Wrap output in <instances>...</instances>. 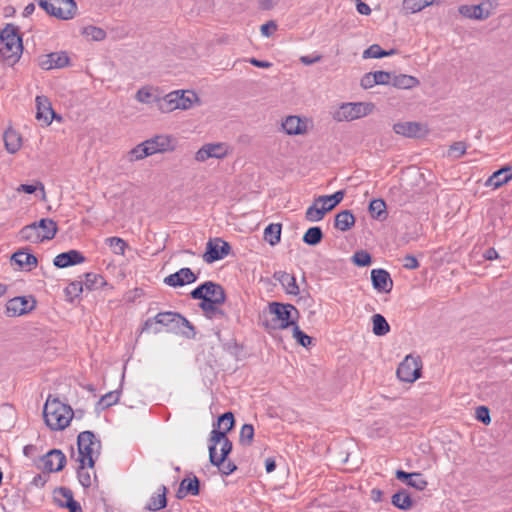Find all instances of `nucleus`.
Returning a JSON list of instances; mask_svg holds the SVG:
<instances>
[{
  "instance_id": "nucleus-1",
  "label": "nucleus",
  "mask_w": 512,
  "mask_h": 512,
  "mask_svg": "<svg viewBox=\"0 0 512 512\" xmlns=\"http://www.w3.org/2000/svg\"><path fill=\"white\" fill-rule=\"evenodd\" d=\"M165 327L168 332L181 333L188 339L195 338L194 326L180 313L166 311L160 312L153 318H148L142 327V331L158 334Z\"/></svg>"
},
{
  "instance_id": "nucleus-2",
  "label": "nucleus",
  "mask_w": 512,
  "mask_h": 512,
  "mask_svg": "<svg viewBox=\"0 0 512 512\" xmlns=\"http://www.w3.org/2000/svg\"><path fill=\"white\" fill-rule=\"evenodd\" d=\"M72 408L62 403L58 398L49 396L43 408V417L46 425L54 431L65 429L73 418Z\"/></svg>"
},
{
  "instance_id": "nucleus-3",
  "label": "nucleus",
  "mask_w": 512,
  "mask_h": 512,
  "mask_svg": "<svg viewBox=\"0 0 512 512\" xmlns=\"http://www.w3.org/2000/svg\"><path fill=\"white\" fill-rule=\"evenodd\" d=\"M293 312L298 314V310L291 304L271 302L268 305V311L264 314L266 318L263 321V326L269 332L294 326L296 323L292 318Z\"/></svg>"
},
{
  "instance_id": "nucleus-4",
  "label": "nucleus",
  "mask_w": 512,
  "mask_h": 512,
  "mask_svg": "<svg viewBox=\"0 0 512 512\" xmlns=\"http://www.w3.org/2000/svg\"><path fill=\"white\" fill-rule=\"evenodd\" d=\"M22 50V39L17 28L12 24H7L0 32V55L9 64H14L20 58Z\"/></svg>"
},
{
  "instance_id": "nucleus-5",
  "label": "nucleus",
  "mask_w": 512,
  "mask_h": 512,
  "mask_svg": "<svg viewBox=\"0 0 512 512\" xmlns=\"http://www.w3.org/2000/svg\"><path fill=\"white\" fill-rule=\"evenodd\" d=\"M79 462L81 468L94 467L95 459L100 454L101 442L92 431H83L77 437Z\"/></svg>"
},
{
  "instance_id": "nucleus-6",
  "label": "nucleus",
  "mask_w": 512,
  "mask_h": 512,
  "mask_svg": "<svg viewBox=\"0 0 512 512\" xmlns=\"http://www.w3.org/2000/svg\"><path fill=\"white\" fill-rule=\"evenodd\" d=\"M209 460L212 465H220L232 451V442L224 432L213 429L209 438Z\"/></svg>"
},
{
  "instance_id": "nucleus-7",
  "label": "nucleus",
  "mask_w": 512,
  "mask_h": 512,
  "mask_svg": "<svg viewBox=\"0 0 512 512\" xmlns=\"http://www.w3.org/2000/svg\"><path fill=\"white\" fill-rule=\"evenodd\" d=\"M371 102H347L342 103L333 113V119L338 122L353 121L371 114L374 110Z\"/></svg>"
},
{
  "instance_id": "nucleus-8",
  "label": "nucleus",
  "mask_w": 512,
  "mask_h": 512,
  "mask_svg": "<svg viewBox=\"0 0 512 512\" xmlns=\"http://www.w3.org/2000/svg\"><path fill=\"white\" fill-rule=\"evenodd\" d=\"M39 6L50 16L60 20H70L77 13L74 0H37Z\"/></svg>"
},
{
  "instance_id": "nucleus-9",
  "label": "nucleus",
  "mask_w": 512,
  "mask_h": 512,
  "mask_svg": "<svg viewBox=\"0 0 512 512\" xmlns=\"http://www.w3.org/2000/svg\"><path fill=\"white\" fill-rule=\"evenodd\" d=\"M190 295L193 299H207V301L212 303H224L226 300L224 288L220 284L212 281H206L199 285L191 291Z\"/></svg>"
},
{
  "instance_id": "nucleus-10",
  "label": "nucleus",
  "mask_w": 512,
  "mask_h": 512,
  "mask_svg": "<svg viewBox=\"0 0 512 512\" xmlns=\"http://www.w3.org/2000/svg\"><path fill=\"white\" fill-rule=\"evenodd\" d=\"M496 0H483L478 5H461L458 12L461 16L472 20H486L492 12L497 8Z\"/></svg>"
},
{
  "instance_id": "nucleus-11",
  "label": "nucleus",
  "mask_w": 512,
  "mask_h": 512,
  "mask_svg": "<svg viewBox=\"0 0 512 512\" xmlns=\"http://www.w3.org/2000/svg\"><path fill=\"white\" fill-rule=\"evenodd\" d=\"M420 375V360L411 355L406 356L397 368V376L403 382H414L420 377Z\"/></svg>"
},
{
  "instance_id": "nucleus-12",
  "label": "nucleus",
  "mask_w": 512,
  "mask_h": 512,
  "mask_svg": "<svg viewBox=\"0 0 512 512\" xmlns=\"http://www.w3.org/2000/svg\"><path fill=\"white\" fill-rule=\"evenodd\" d=\"M231 247L228 242L221 238L210 239L206 244V251L203 254V260L211 264L221 260L230 253Z\"/></svg>"
},
{
  "instance_id": "nucleus-13",
  "label": "nucleus",
  "mask_w": 512,
  "mask_h": 512,
  "mask_svg": "<svg viewBox=\"0 0 512 512\" xmlns=\"http://www.w3.org/2000/svg\"><path fill=\"white\" fill-rule=\"evenodd\" d=\"M228 153L229 147L226 143H206L195 153V160L203 163L210 158L223 159Z\"/></svg>"
},
{
  "instance_id": "nucleus-14",
  "label": "nucleus",
  "mask_w": 512,
  "mask_h": 512,
  "mask_svg": "<svg viewBox=\"0 0 512 512\" xmlns=\"http://www.w3.org/2000/svg\"><path fill=\"white\" fill-rule=\"evenodd\" d=\"M36 306L33 297L19 296L10 299L6 304V314L9 317H16L31 312Z\"/></svg>"
},
{
  "instance_id": "nucleus-15",
  "label": "nucleus",
  "mask_w": 512,
  "mask_h": 512,
  "mask_svg": "<svg viewBox=\"0 0 512 512\" xmlns=\"http://www.w3.org/2000/svg\"><path fill=\"white\" fill-rule=\"evenodd\" d=\"M41 462L44 470L58 472L64 468L66 457L61 450L53 449L41 458Z\"/></svg>"
},
{
  "instance_id": "nucleus-16",
  "label": "nucleus",
  "mask_w": 512,
  "mask_h": 512,
  "mask_svg": "<svg viewBox=\"0 0 512 512\" xmlns=\"http://www.w3.org/2000/svg\"><path fill=\"white\" fill-rule=\"evenodd\" d=\"M36 102V119L42 122V125L48 126L51 124L52 119L56 117L52 109L51 102L45 96H37Z\"/></svg>"
},
{
  "instance_id": "nucleus-17",
  "label": "nucleus",
  "mask_w": 512,
  "mask_h": 512,
  "mask_svg": "<svg viewBox=\"0 0 512 512\" xmlns=\"http://www.w3.org/2000/svg\"><path fill=\"white\" fill-rule=\"evenodd\" d=\"M197 276L190 268H181L179 271L164 278V283L171 287H181L186 284L194 283Z\"/></svg>"
},
{
  "instance_id": "nucleus-18",
  "label": "nucleus",
  "mask_w": 512,
  "mask_h": 512,
  "mask_svg": "<svg viewBox=\"0 0 512 512\" xmlns=\"http://www.w3.org/2000/svg\"><path fill=\"white\" fill-rule=\"evenodd\" d=\"M371 280L374 289L379 292L388 293L392 290L393 281L390 274L384 269H373L371 271Z\"/></svg>"
},
{
  "instance_id": "nucleus-19",
  "label": "nucleus",
  "mask_w": 512,
  "mask_h": 512,
  "mask_svg": "<svg viewBox=\"0 0 512 512\" xmlns=\"http://www.w3.org/2000/svg\"><path fill=\"white\" fill-rule=\"evenodd\" d=\"M39 64L44 70L63 68L69 64V57L65 52H53L45 55Z\"/></svg>"
},
{
  "instance_id": "nucleus-20",
  "label": "nucleus",
  "mask_w": 512,
  "mask_h": 512,
  "mask_svg": "<svg viewBox=\"0 0 512 512\" xmlns=\"http://www.w3.org/2000/svg\"><path fill=\"white\" fill-rule=\"evenodd\" d=\"M151 155L163 153L171 149V140L167 135H156L148 140L143 141Z\"/></svg>"
},
{
  "instance_id": "nucleus-21",
  "label": "nucleus",
  "mask_w": 512,
  "mask_h": 512,
  "mask_svg": "<svg viewBox=\"0 0 512 512\" xmlns=\"http://www.w3.org/2000/svg\"><path fill=\"white\" fill-rule=\"evenodd\" d=\"M85 257L77 250H69L68 252L60 253L54 258V265L58 268H65L68 266L83 263Z\"/></svg>"
},
{
  "instance_id": "nucleus-22",
  "label": "nucleus",
  "mask_w": 512,
  "mask_h": 512,
  "mask_svg": "<svg viewBox=\"0 0 512 512\" xmlns=\"http://www.w3.org/2000/svg\"><path fill=\"white\" fill-rule=\"evenodd\" d=\"M512 180V166L495 171L485 182V186L497 189Z\"/></svg>"
},
{
  "instance_id": "nucleus-23",
  "label": "nucleus",
  "mask_w": 512,
  "mask_h": 512,
  "mask_svg": "<svg viewBox=\"0 0 512 512\" xmlns=\"http://www.w3.org/2000/svg\"><path fill=\"white\" fill-rule=\"evenodd\" d=\"M161 91L153 86L141 87L135 94V99L143 104H156L159 106Z\"/></svg>"
},
{
  "instance_id": "nucleus-24",
  "label": "nucleus",
  "mask_w": 512,
  "mask_h": 512,
  "mask_svg": "<svg viewBox=\"0 0 512 512\" xmlns=\"http://www.w3.org/2000/svg\"><path fill=\"white\" fill-rule=\"evenodd\" d=\"M273 278L283 286L288 294H299V286L297 285L296 279L292 274H289L285 271H276L273 274Z\"/></svg>"
},
{
  "instance_id": "nucleus-25",
  "label": "nucleus",
  "mask_w": 512,
  "mask_h": 512,
  "mask_svg": "<svg viewBox=\"0 0 512 512\" xmlns=\"http://www.w3.org/2000/svg\"><path fill=\"white\" fill-rule=\"evenodd\" d=\"M11 261L26 271H31L37 265V258L33 254L24 250H19L13 253Z\"/></svg>"
},
{
  "instance_id": "nucleus-26",
  "label": "nucleus",
  "mask_w": 512,
  "mask_h": 512,
  "mask_svg": "<svg viewBox=\"0 0 512 512\" xmlns=\"http://www.w3.org/2000/svg\"><path fill=\"white\" fill-rule=\"evenodd\" d=\"M436 3L437 0H403L401 13L405 16L415 14Z\"/></svg>"
},
{
  "instance_id": "nucleus-27",
  "label": "nucleus",
  "mask_w": 512,
  "mask_h": 512,
  "mask_svg": "<svg viewBox=\"0 0 512 512\" xmlns=\"http://www.w3.org/2000/svg\"><path fill=\"white\" fill-rule=\"evenodd\" d=\"M199 480L196 476L193 478H185L181 481L179 489L176 493L178 499H183L187 495L196 496L199 494Z\"/></svg>"
},
{
  "instance_id": "nucleus-28",
  "label": "nucleus",
  "mask_w": 512,
  "mask_h": 512,
  "mask_svg": "<svg viewBox=\"0 0 512 512\" xmlns=\"http://www.w3.org/2000/svg\"><path fill=\"white\" fill-rule=\"evenodd\" d=\"M167 488L164 485H161L157 492L151 496L145 508L149 511H159L166 507L167 505Z\"/></svg>"
},
{
  "instance_id": "nucleus-29",
  "label": "nucleus",
  "mask_w": 512,
  "mask_h": 512,
  "mask_svg": "<svg viewBox=\"0 0 512 512\" xmlns=\"http://www.w3.org/2000/svg\"><path fill=\"white\" fill-rule=\"evenodd\" d=\"M20 238L23 241H28L31 243H40L45 241L42 238V233L39 231L37 227V222L24 226L19 232Z\"/></svg>"
},
{
  "instance_id": "nucleus-30",
  "label": "nucleus",
  "mask_w": 512,
  "mask_h": 512,
  "mask_svg": "<svg viewBox=\"0 0 512 512\" xmlns=\"http://www.w3.org/2000/svg\"><path fill=\"white\" fill-rule=\"evenodd\" d=\"M178 92L172 91L168 94H160L158 110L162 113H170L178 109Z\"/></svg>"
},
{
  "instance_id": "nucleus-31",
  "label": "nucleus",
  "mask_w": 512,
  "mask_h": 512,
  "mask_svg": "<svg viewBox=\"0 0 512 512\" xmlns=\"http://www.w3.org/2000/svg\"><path fill=\"white\" fill-rule=\"evenodd\" d=\"M355 224V217L350 210H343L335 216V228L345 232L350 230Z\"/></svg>"
},
{
  "instance_id": "nucleus-32",
  "label": "nucleus",
  "mask_w": 512,
  "mask_h": 512,
  "mask_svg": "<svg viewBox=\"0 0 512 512\" xmlns=\"http://www.w3.org/2000/svg\"><path fill=\"white\" fill-rule=\"evenodd\" d=\"M393 130L396 134L412 138L419 135L421 131V125L416 122L396 123L393 126Z\"/></svg>"
},
{
  "instance_id": "nucleus-33",
  "label": "nucleus",
  "mask_w": 512,
  "mask_h": 512,
  "mask_svg": "<svg viewBox=\"0 0 512 512\" xmlns=\"http://www.w3.org/2000/svg\"><path fill=\"white\" fill-rule=\"evenodd\" d=\"M282 128L288 135H298L305 131V126L297 116H288L282 122Z\"/></svg>"
},
{
  "instance_id": "nucleus-34",
  "label": "nucleus",
  "mask_w": 512,
  "mask_h": 512,
  "mask_svg": "<svg viewBox=\"0 0 512 512\" xmlns=\"http://www.w3.org/2000/svg\"><path fill=\"white\" fill-rule=\"evenodd\" d=\"M37 227L42 233V238L45 240H51L55 237L58 227L57 223L50 218H43L37 222Z\"/></svg>"
},
{
  "instance_id": "nucleus-35",
  "label": "nucleus",
  "mask_w": 512,
  "mask_h": 512,
  "mask_svg": "<svg viewBox=\"0 0 512 512\" xmlns=\"http://www.w3.org/2000/svg\"><path fill=\"white\" fill-rule=\"evenodd\" d=\"M418 84H419L418 79L413 76L406 75V74H399V75L392 74L391 85L396 88L411 89L413 87H416Z\"/></svg>"
},
{
  "instance_id": "nucleus-36",
  "label": "nucleus",
  "mask_w": 512,
  "mask_h": 512,
  "mask_svg": "<svg viewBox=\"0 0 512 512\" xmlns=\"http://www.w3.org/2000/svg\"><path fill=\"white\" fill-rule=\"evenodd\" d=\"M4 143L6 150L9 153L14 154L21 148L22 139L16 131L7 130L4 133Z\"/></svg>"
},
{
  "instance_id": "nucleus-37",
  "label": "nucleus",
  "mask_w": 512,
  "mask_h": 512,
  "mask_svg": "<svg viewBox=\"0 0 512 512\" xmlns=\"http://www.w3.org/2000/svg\"><path fill=\"white\" fill-rule=\"evenodd\" d=\"M369 212L371 217L377 220H385L387 218L386 203L383 199H373L369 204Z\"/></svg>"
},
{
  "instance_id": "nucleus-38",
  "label": "nucleus",
  "mask_w": 512,
  "mask_h": 512,
  "mask_svg": "<svg viewBox=\"0 0 512 512\" xmlns=\"http://www.w3.org/2000/svg\"><path fill=\"white\" fill-rule=\"evenodd\" d=\"M391 503L400 510H409L413 503L406 490H400L392 496Z\"/></svg>"
},
{
  "instance_id": "nucleus-39",
  "label": "nucleus",
  "mask_w": 512,
  "mask_h": 512,
  "mask_svg": "<svg viewBox=\"0 0 512 512\" xmlns=\"http://www.w3.org/2000/svg\"><path fill=\"white\" fill-rule=\"evenodd\" d=\"M148 156H150V154L148 152V149L145 146V144L142 142V143L136 145L131 150H129L125 154L124 159L127 162H129V163H133V162H136V161L143 160V159H145Z\"/></svg>"
},
{
  "instance_id": "nucleus-40",
  "label": "nucleus",
  "mask_w": 512,
  "mask_h": 512,
  "mask_svg": "<svg viewBox=\"0 0 512 512\" xmlns=\"http://www.w3.org/2000/svg\"><path fill=\"white\" fill-rule=\"evenodd\" d=\"M282 226L279 223H271L264 230V239L274 246L280 242Z\"/></svg>"
},
{
  "instance_id": "nucleus-41",
  "label": "nucleus",
  "mask_w": 512,
  "mask_h": 512,
  "mask_svg": "<svg viewBox=\"0 0 512 512\" xmlns=\"http://www.w3.org/2000/svg\"><path fill=\"white\" fill-rule=\"evenodd\" d=\"M326 213L327 209L321 208L315 199L313 204L307 208L305 212V218L310 222H319L324 218Z\"/></svg>"
},
{
  "instance_id": "nucleus-42",
  "label": "nucleus",
  "mask_w": 512,
  "mask_h": 512,
  "mask_svg": "<svg viewBox=\"0 0 512 512\" xmlns=\"http://www.w3.org/2000/svg\"><path fill=\"white\" fill-rule=\"evenodd\" d=\"M178 92V109H190L195 101L198 100L197 95L192 91L177 90Z\"/></svg>"
},
{
  "instance_id": "nucleus-43",
  "label": "nucleus",
  "mask_w": 512,
  "mask_h": 512,
  "mask_svg": "<svg viewBox=\"0 0 512 512\" xmlns=\"http://www.w3.org/2000/svg\"><path fill=\"white\" fill-rule=\"evenodd\" d=\"M373 333L377 336H384L390 331V326L384 316L381 314H374L372 316Z\"/></svg>"
},
{
  "instance_id": "nucleus-44",
  "label": "nucleus",
  "mask_w": 512,
  "mask_h": 512,
  "mask_svg": "<svg viewBox=\"0 0 512 512\" xmlns=\"http://www.w3.org/2000/svg\"><path fill=\"white\" fill-rule=\"evenodd\" d=\"M323 238L322 229L318 226L310 227L303 235V242L307 245L315 246L321 242Z\"/></svg>"
},
{
  "instance_id": "nucleus-45",
  "label": "nucleus",
  "mask_w": 512,
  "mask_h": 512,
  "mask_svg": "<svg viewBox=\"0 0 512 512\" xmlns=\"http://www.w3.org/2000/svg\"><path fill=\"white\" fill-rule=\"evenodd\" d=\"M235 420L232 412H225L222 414L217 421V428L215 430H220V432H224V435L227 434L234 427Z\"/></svg>"
},
{
  "instance_id": "nucleus-46",
  "label": "nucleus",
  "mask_w": 512,
  "mask_h": 512,
  "mask_svg": "<svg viewBox=\"0 0 512 512\" xmlns=\"http://www.w3.org/2000/svg\"><path fill=\"white\" fill-rule=\"evenodd\" d=\"M82 284H83V287H85V289L91 291V290H94V289H97V288L103 286L104 284H106V282H105L104 278L99 274L86 273L85 280Z\"/></svg>"
},
{
  "instance_id": "nucleus-47",
  "label": "nucleus",
  "mask_w": 512,
  "mask_h": 512,
  "mask_svg": "<svg viewBox=\"0 0 512 512\" xmlns=\"http://www.w3.org/2000/svg\"><path fill=\"white\" fill-rule=\"evenodd\" d=\"M394 53H395L394 50L385 51L378 44H373V45L369 46L363 52V58L364 59H367V58L378 59V58H382V57H385V56L393 55Z\"/></svg>"
},
{
  "instance_id": "nucleus-48",
  "label": "nucleus",
  "mask_w": 512,
  "mask_h": 512,
  "mask_svg": "<svg viewBox=\"0 0 512 512\" xmlns=\"http://www.w3.org/2000/svg\"><path fill=\"white\" fill-rule=\"evenodd\" d=\"M82 34L92 41H102L106 38L104 29L92 25L84 27Z\"/></svg>"
},
{
  "instance_id": "nucleus-49",
  "label": "nucleus",
  "mask_w": 512,
  "mask_h": 512,
  "mask_svg": "<svg viewBox=\"0 0 512 512\" xmlns=\"http://www.w3.org/2000/svg\"><path fill=\"white\" fill-rule=\"evenodd\" d=\"M106 243L112 249L113 253L117 255H124L128 244L125 240L120 237H109L106 239Z\"/></svg>"
},
{
  "instance_id": "nucleus-50",
  "label": "nucleus",
  "mask_w": 512,
  "mask_h": 512,
  "mask_svg": "<svg viewBox=\"0 0 512 512\" xmlns=\"http://www.w3.org/2000/svg\"><path fill=\"white\" fill-rule=\"evenodd\" d=\"M254 438V427L251 424H244L240 430L239 440L243 445L249 446Z\"/></svg>"
},
{
  "instance_id": "nucleus-51",
  "label": "nucleus",
  "mask_w": 512,
  "mask_h": 512,
  "mask_svg": "<svg viewBox=\"0 0 512 512\" xmlns=\"http://www.w3.org/2000/svg\"><path fill=\"white\" fill-rule=\"evenodd\" d=\"M352 262L359 267L368 266L371 264V255L364 250L357 251L352 256Z\"/></svg>"
},
{
  "instance_id": "nucleus-52",
  "label": "nucleus",
  "mask_w": 512,
  "mask_h": 512,
  "mask_svg": "<svg viewBox=\"0 0 512 512\" xmlns=\"http://www.w3.org/2000/svg\"><path fill=\"white\" fill-rule=\"evenodd\" d=\"M466 150H467V145L464 142H462V141L454 142L449 147L448 156L458 159L466 153Z\"/></svg>"
},
{
  "instance_id": "nucleus-53",
  "label": "nucleus",
  "mask_w": 512,
  "mask_h": 512,
  "mask_svg": "<svg viewBox=\"0 0 512 512\" xmlns=\"http://www.w3.org/2000/svg\"><path fill=\"white\" fill-rule=\"evenodd\" d=\"M221 304L222 303H212L210 301H207V299H204L201 300V302L199 303V307L202 309L206 317L213 319L215 313L217 312V309L219 308L218 306Z\"/></svg>"
},
{
  "instance_id": "nucleus-54",
  "label": "nucleus",
  "mask_w": 512,
  "mask_h": 512,
  "mask_svg": "<svg viewBox=\"0 0 512 512\" xmlns=\"http://www.w3.org/2000/svg\"><path fill=\"white\" fill-rule=\"evenodd\" d=\"M119 400L118 391H111L103 395L99 400V405L102 409L108 408L114 404H116Z\"/></svg>"
},
{
  "instance_id": "nucleus-55",
  "label": "nucleus",
  "mask_w": 512,
  "mask_h": 512,
  "mask_svg": "<svg viewBox=\"0 0 512 512\" xmlns=\"http://www.w3.org/2000/svg\"><path fill=\"white\" fill-rule=\"evenodd\" d=\"M293 337L303 347L311 344L312 338L304 333L297 324L293 326Z\"/></svg>"
},
{
  "instance_id": "nucleus-56",
  "label": "nucleus",
  "mask_w": 512,
  "mask_h": 512,
  "mask_svg": "<svg viewBox=\"0 0 512 512\" xmlns=\"http://www.w3.org/2000/svg\"><path fill=\"white\" fill-rule=\"evenodd\" d=\"M407 485L411 486L419 491L424 490L428 483L427 481L422 477V474L420 473H413V476L410 477L409 481H407Z\"/></svg>"
},
{
  "instance_id": "nucleus-57",
  "label": "nucleus",
  "mask_w": 512,
  "mask_h": 512,
  "mask_svg": "<svg viewBox=\"0 0 512 512\" xmlns=\"http://www.w3.org/2000/svg\"><path fill=\"white\" fill-rule=\"evenodd\" d=\"M376 85L391 84L392 74L386 71L373 72Z\"/></svg>"
},
{
  "instance_id": "nucleus-58",
  "label": "nucleus",
  "mask_w": 512,
  "mask_h": 512,
  "mask_svg": "<svg viewBox=\"0 0 512 512\" xmlns=\"http://www.w3.org/2000/svg\"><path fill=\"white\" fill-rule=\"evenodd\" d=\"M476 418L484 424H489L491 421L489 409L485 406H479L476 409Z\"/></svg>"
},
{
  "instance_id": "nucleus-59",
  "label": "nucleus",
  "mask_w": 512,
  "mask_h": 512,
  "mask_svg": "<svg viewBox=\"0 0 512 512\" xmlns=\"http://www.w3.org/2000/svg\"><path fill=\"white\" fill-rule=\"evenodd\" d=\"M85 468H81V465L78 468V479L81 485L85 488H88L91 486V476L89 472L84 470Z\"/></svg>"
},
{
  "instance_id": "nucleus-60",
  "label": "nucleus",
  "mask_w": 512,
  "mask_h": 512,
  "mask_svg": "<svg viewBox=\"0 0 512 512\" xmlns=\"http://www.w3.org/2000/svg\"><path fill=\"white\" fill-rule=\"evenodd\" d=\"M216 466L219 468V471L226 476L232 474L237 469L236 465L233 462H226V460H224L223 463H221L220 465Z\"/></svg>"
},
{
  "instance_id": "nucleus-61",
  "label": "nucleus",
  "mask_w": 512,
  "mask_h": 512,
  "mask_svg": "<svg viewBox=\"0 0 512 512\" xmlns=\"http://www.w3.org/2000/svg\"><path fill=\"white\" fill-rule=\"evenodd\" d=\"M360 85L364 89L372 88L376 85L373 72L366 73L360 81Z\"/></svg>"
},
{
  "instance_id": "nucleus-62",
  "label": "nucleus",
  "mask_w": 512,
  "mask_h": 512,
  "mask_svg": "<svg viewBox=\"0 0 512 512\" xmlns=\"http://www.w3.org/2000/svg\"><path fill=\"white\" fill-rule=\"evenodd\" d=\"M345 192L343 190H339L332 195H328L327 200L331 201L329 204L330 208L336 207L344 198Z\"/></svg>"
},
{
  "instance_id": "nucleus-63",
  "label": "nucleus",
  "mask_w": 512,
  "mask_h": 512,
  "mask_svg": "<svg viewBox=\"0 0 512 512\" xmlns=\"http://www.w3.org/2000/svg\"><path fill=\"white\" fill-rule=\"evenodd\" d=\"M277 29V25L273 21H269L265 24H263L260 28L261 34L265 37L271 36Z\"/></svg>"
},
{
  "instance_id": "nucleus-64",
  "label": "nucleus",
  "mask_w": 512,
  "mask_h": 512,
  "mask_svg": "<svg viewBox=\"0 0 512 512\" xmlns=\"http://www.w3.org/2000/svg\"><path fill=\"white\" fill-rule=\"evenodd\" d=\"M403 266L406 269H417L419 267L418 260L412 255H406L403 259Z\"/></svg>"
}]
</instances>
